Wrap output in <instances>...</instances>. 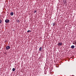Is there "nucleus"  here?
Returning a JSON list of instances; mask_svg holds the SVG:
<instances>
[{"label":"nucleus","instance_id":"9d476101","mask_svg":"<svg viewBox=\"0 0 76 76\" xmlns=\"http://www.w3.org/2000/svg\"><path fill=\"white\" fill-rule=\"evenodd\" d=\"M10 49V48H6V49L7 50H9V49Z\"/></svg>","mask_w":76,"mask_h":76},{"label":"nucleus","instance_id":"ddd939ff","mask_svg":"<svg viewBox=\"0 0 76 76\" xmlns=\"http://www.w3.org/2000/svg\"><path fill=\"white\" fill-rule=\"evenodd\" d=\"M53 26H54V25H55V23H53Z\"/></svg>","mask_w":76,"mask_h":76},{"label":"nucleus","instance_id":"4468645a","mask_svg":"<svg viewBox=\"0 0 76 76\" xmlns=\"http://www.w3.org/2000/svg\"><path fill=\"white\" fill-rule=\"evenodd\" d=\"M40 48H41V47Z\"/></svg>","mask_w":76,"mask_h":76},{"label":"nucleus","instance_id":"6e6552de","mask_svg":"<svg viewBox=\"0 0 76 76\" xmlns=\"http://www.w3.org/2000/svg\"><path fill=\"white\" fill-rule=\"evenodd\" d=\"M6 48H10V46H6Z\"/></svg>","mask_w":76,"mask_h":76},{"label":"nucleus","instance_id":"20e7f679","mask_svg":"<svg viewBox=\"0 0 76 76\" xmlns=\"http://www.w3.org/2000/svg\"><path fill=\"white\" fill-rule=\"evenodd\" d=\"M16 22H18V23L20 22V21H19V20H17Z\"/></svg>","mask_w":76,"mask_h":76},{"label":"nucleus","instance_id":"423d86ee","mask_svg":"<svg viewBox=\"0 0 76 76\" xmlns=\"http://www.w3.org/2000/svg\"><path fill=\"white\" fill-rule=\"evenodd\" d=\"M42 50V48H39V51H41V50Z\"/></svg>","mask_w":76,"mask_h":76},{"label":"nucleus","instance_id":"f8f14e48","mask_svg":"<svg viewBox=\"0 0 76 76\" xmlns=\"http://www.w3.org/2000/svg\"><path fill=\"white\" fill-rule=\"evenodd\" d=\"M0 23H1V20H0Z\"/></svg>","mask_w":76,"mask_h":76},{"label":"nucleus","instance_id":"f03ea898","mask_svg":"<svg viewBox=\"0 0 76 76\" xmlns=\"http://www.w3.org/2000/svg\"><path fill=\"white\" fill-rule=\"evenodd\" d=\"M63 43H62V42H60L59 43H58V45L59 46H60L61 45H62V44Z\"/></svg>","mask_w":76,"mask_h":76},{"label":"nucleus","instance_id":"9b49d317","mask_svg":"<svg viewBox=\"0 0 76 76\" xmlns=\"http://www.w3.org/2000/svg\"><path fill=\"white\" fill-rule=\"evenodd\" d=\"M27 32H31V31L30 30H28Z\"/></svg>","mask_w":76,"mask_h":76},{"label":"nucleus","instance_id":"0eeeda50","mask_svg":"<svg viewBox=\"0 0 76 76\" xmlns=\"http://www.w3.org/2000/svg\"><path fill=\"white\" fill-rule=\"evenodd\" d=\"M15 68H13V69H12V71H15Z\"/></svg>","mask_w":76,"mask_h":76},{"label":"nucleus","instance_id":"39448f33","mask_svg":"<svg viewBox=\"0 0 76 76\" xmlns=\"http://www.w3.org/2000/svg\"><path fill=\"white\" fill-rule=\"evenodd\" d=\"M71 48H75V46L72 45L71 47Z\"/></svg>","mask_w":76,"mask_h":76},{"label":"nucleus","instance_id":"f257e3e1","mask_svg":"<svg viewBox=\"0 0 76 76\" xmlns=\"http://www.w3.org/2000/svg\"><path fill=\"white\" fill-rule=\"evenodd\" d=\"M9 22H10V20L8 19H7L5 20V22H6V23H9Z\"/></svg>","mask_w":76,"mask_h":76},{"label":"nucleus","instance_id":"1a4fd4ad","mask_svg":"<svg viewBox=\"0 0 76 76\" xmlns=\"http://www.w3.org/2000/svg\"><path fill=\"white\" fill-rule=\"evenodd\" d=\"M36 12H37V10H35L34 11V13H36Z\"/></svg>","mask_w":76,"mask_h":76},{"label":"nucleus","instance_id":"7ed1b4c3","mask_svg":"<svg viewBox=\"0 0 76 76\" xmlns=\"http://www.w3.org/2000/svg\"><path fill=\"white\" fill-rule=\"evenodd\" d=\"M10 15H11V16H13V12H11L10 13Z\"/></svg>","mask_w":76,"mask_h":76}]
</instances>
